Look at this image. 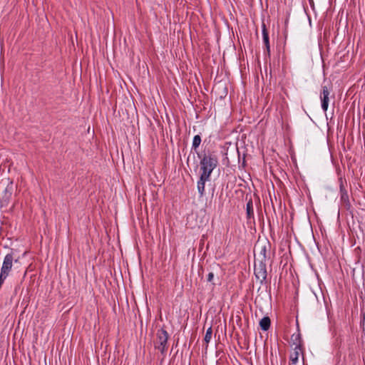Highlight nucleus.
Masks as SVG:
<instances>
[{"mask_svg":"<svg viewBox=\"0 0 365 365\" xmlns=\"http://www.w3.org/2000/svg\"><path fill=\"white\" fill-rule=\"evenodd\" d=\"M213 279H214V273H213V272H210L207 274V281L209 282H212L213 284H215V283L213 282Z\"/></svg>","mask_w":365,"mask_h":365,"instance_id":"nucleus-14","label":"nucleus"},{"mask_svg":"<svg viewBox=\"0 0 365 365\" xmlns=\"http://www.w3.org/2000/svg\"><path fill=\"white\" fill-rule=\"evenodd\" d=\"M341 198H346V196L342 195Z\"/></svg>","mask_w":365,"mask_h":365,"instance_id":"nucleus-17","label":"nucleus"},{"mask_svg":"<svg viewBox=\"0 0 365 365\" xmlns=\"http://www.w3.org/2000/svg\"><path fill=\"white\" fill-rule=\"evenodd\" d=\"M299 350H300V348L298 346H296L294 352L291 354L290 360H291L292 364H296L297 362L298 361Z\"/></svg>","mask_w":365,"mask_h":365,"instance_id":"nucleus-9","label":"nucleus"},{"mask_svg":"<svg viewBox=\"0 0 365 365\" xmlns=\"http://www.w3.org/2000/svg\"><path fill=\"white\" fill-rule=\"evenodd\" d=\"M217 165V159L212 155H205L200 162V176L210 179L212 170Z\"/></svg>","mask_w":365,"mask_h":365,"instance_id":"nucleus-1","label":"nucleus"},{"mask_svg":"<svg viewBox=\"0 0 365 365\" xmlns=\"http://www.w3.org/2000/svg\"><path fill=\"white\" fill-rule=\"evenodd\" d=\"M201 143V138L200 135H197L194 137L192 140V148L196 149Z\"/></svg>","mask_w":365,"mask_h":365,"instance_id":"nucleus-12","label":"nucleus"},{"mask_svg":"<svg viewBox=\"0 0 365 365\" xmlns=\"http://www.w3.org/2000/svg\"><path fill=\"white\" fill-rule=\"evenodd\" d=\"M14 261L17 262L19 259H14V252L11 250L10 252L7 253L4 258L0 273V276H1L2 278H6L9 276V272L11 270Z\"/></svg>","mask_w":365,"mask_h":365,"instance_id":"nucleus-2","label":"nucleus"},{"mask_svg":"<svg viewBox=\"0 0 365 365\" xmlns=\"http://www.w3.org/2000/svg\"><path fill=\"white\" fill-rule=\"evenodd\" d=\"M160 339H161V345H162L163 344V339L164 340V341H166L167 339H168V334H167L166 331L161 330Z\"/></svg>","mask_w":365,"mask_h":365,"instance_id":"nucleus-15","label":"nucleus"},{"mask_svg":"<svg viewBox=\"0 0 365 365\" xmlns=\"http://www.w3.org/2000/svg\"><path fill=\"white\" fill-rule=\"evenodd\" d=\"M247 214L248 217H251L253 215L252 202L249 201L247 203Z\"/></svg>","mask_w":365,"mask_h":365,"instance_id":"nucleus-13","label":"nucleus"},{"mask_svg":"<svg viewBox=\"0 0 365 365\" xmlns=\"http://www.w3.org/2000/svg\"><path fill=\"white\" fill-rule=\"evenodd\" d=\"M212 327H209L206 331V334H205V336L204 338V340L207 344L210 341V340L212 339Z\"/></svg>","mask_w":365,"mask_h":365,"instance_id":"nucleus-10","label":"nucleus"},{"mask_svg":"<svg viewBox=\"0 0 365 365\" xmlns=\"http://www.w3.org/2000/svg\"><path fill=\"white\" fill-rule=\"evenodd\" d=\"M13 193V183L10 182L5 188L0 199V208L6 207L10 202Z\"/></svg>","mask_w":365,"mask_h":365,"instance_id":"nucleus-4","label":"nucleus"},{"mask_svg":"<svg viewBox=\"0 0 365 365\" xmlns=\"http://www.w3.org/2000/svg\"><path fill=\"white\" fill-rule=\"evenodd\" d=\"M255 274L256 278L262 283L267 278L266 264L262 260L255 262Z\"/></svg>","mask_w":365,"mask_h":365,"instance_id":"nucleus-3","label":"nucleus"},{"mask_svg":"<svg viewBox=\"0 0 365 365\" xmlns=\"http://www.w3.org/2000/svg\"><path fill=\"white\" fill-rule=\"evenodd\" d=\"M262 36H263V41L267 48V51H269V36H268V33H267L264 26H263Z\"/></svg>","mask_w":365,"mask_h":365,"instance_id":"nucleus-8","label":"nucleus"},{"mask_svg":"<svg viewBox=\"0 0 365 365\" xmlns=\"http://www.w3.org/2000/svg\"><path fill=\"white\" fill-rule=\"evenodd\" d=\"M270 319L268 317H264L260 320L259 326L262 330L267 331L270 327Z\"/></svg>","mask_w":365,"mask_h":365,"instance_id":"nucleus-7","label":"nucleus"},{"mask_svg":"<svg viewBox=\"0 0 365 365\" xmlns=\"http://www.w3.org/2000/svg\"><path fill=\"white\" fill-rule=\"evenodd\" d=\"M341 198H346V196L342 195Z\"/></svg>","mask_w":365,"mask_h":365,"instance_id":"nucleus-18","label":"nucleus"},{"mask_svg":"<svg viewBox=\"0 0 365 365\" xmlns=\"http://www.w3.org/2000/svg\"><path fill=\"white\" fill-rule=\"evenodd\" d=\"M329 91L328 90V88L326 86H324L322 87V91L321 93V100H322V108L324 110V111H327L329 106Z\"/></svg>","mask_w":365,"mask_h":365,"instance_id":"nucleus-5","label":"nucleus"},{"mask_svg":"<svg viewBox=\"0 0 365 365\" xmlns=\"http://www.w3.org/2000/svg\"><path fill=\"white\" fill-rule=\"evenodd\" d=\"M265 253H266L265 247H262L257 256V258L256 259V261L259 262V260H262V262H264V260L266 258Z\"/></svg>","mask_w":365,"mask_h":365,"instance_id":"nucleus-11","label":"nucleus"},{"mask_svg":"<svg viewBox=\"0 0 365 365\" xmlns=\"http://www.w3.org/2000/svg\"><path fill=\"white\" fill-rule=\"evenodd\" d=\"M159 333H160V329L156 330V336H158Z\"/></svg>","mask_w":365,"mask_h":365,"instance_id":"nucleus-16","label":"nucleus"},{"mask_svg":"<svg viewBox=\"0 0 365 365\" xmlns=\"http://www.w3.org/2000/svg\"><path fill=\"white\" fill-rule=\"evenodd\" d=\"M210 179L207 178H203L200 176V180L197 182V191L200 197H202L205 193V184L206 181H208Z\"/></svg>","mask_w":365,"mask_h":365,"instance_id":"nucleus-6","label":"nucleus"}]
</instances>
